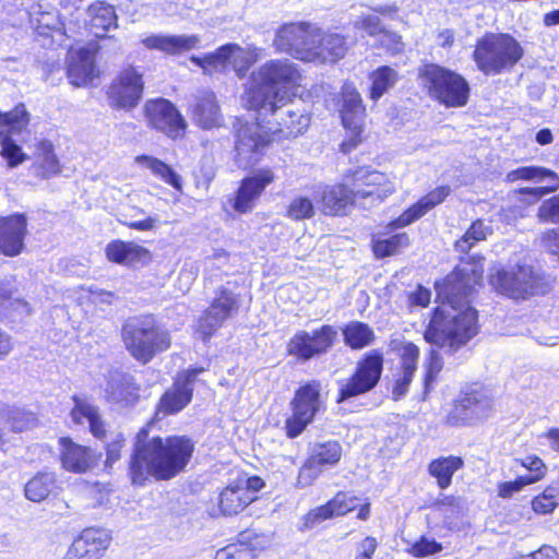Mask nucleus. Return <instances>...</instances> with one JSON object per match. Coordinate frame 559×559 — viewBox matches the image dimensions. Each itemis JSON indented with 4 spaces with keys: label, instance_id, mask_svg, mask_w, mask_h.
<instances>
[{
    "label": "nucleus",
    "instance_id": "nucleus-29",
    "mask_svg": "<svg viewBox=\"0 0 559 559\" xmlns=\"http://www.w3.org/2000/svg\"><path fill=\"white\" fill-rule=\"evenodd\" d=\"M68 79L76 87L86 86L98 76L95 51L88 48L71 49L68 53Z\"/></svg>",
    "mask_w": 559,
    "mask_h": 559
},
{
    "label": "nucleus",
    "instance_id": "nucleus-64",
    "mask_svg": "<svg viewBox=\"0 0 559 559\" xmlns=\"http://www.w3.org/2000/svg\"><path fill=\"white\" fill-rule=\"evenodd\" d=\"M443 367L442 357L436 349H430L426 364L425 385L428 386L435 380Z\"/></svg>",
    "mask_w": 559,
    "mask_h": 559
},
{
    "label": "nucleus",
    "instance_id": "nucleus-10",
    "mask_svg": "<svg viewBox=\"0 0 559 559\" xmlns=\"http://www.w3.org/2000/svg\"><path fill=\"white\" fill-rule=\"evenodd\" d=\"M337 334V329L331 324L310 332L297 331L287 343V353L299 360L308 361L326 354L334 346Z\"/></svg>",
    "mask_w": 559,
    "mask_h": 559
},
{
    "label": "nucleus",
    "instance_id": "nucleus-44",
    "mask_svg": "<svg viewBox=\"0 0 559 559\" xmlns=\"http://www.w3.org/2000/svg\"><path fill=\"white\" fill-rule=\"evenodd\" d=\"M230 43L221 46L214 52L202 57H191V61L203 69L205 73L225 72L230 68Z\"/></svg>",
    "mask_w": 559,
    "mask_h": 559
},
{
    "label": "nucleus",
    "instance_id": "nucleus-16",
    "mask_svg": "<svg viewBox=\"0 0 559 559\" xmlns=\"http://www.w3.org/2000/svg\"><path fill=\"white\" fill-rule=\"evenodd\" d=\"M314 26L309 23H288L281 26L274 38V46L281 52L307 61Z\"/></svg>",
    "mask_w": 559,
    "mask_h": 559
},
{
    "label": "nucleus",
    "instance_id": "nucleus-62",
    "mask_svg": "<svg viewBox=\"0 0 559 559\" xmlns=\"http://www.w3.org/2000/svg\"><path fill=\"white\" fill-rule=\"evenodd\" d=\"M441 550H442L441 544H439L435 539H428L426 537H421L418 542H416L412 546L411 554L416 558H424V557L440 552Z\"/></svg>",
    "mask_w": 559,
    "mask_h": 559
},
{
    "label": "nucleus",
    "instance_id": "nucleus-14",
    "mask_svg": "<svg viewBox=\"0 0 559 559\" xmlns=\"http://www.w3.org/2000/svg\"><path fill=\"white\" fill-rule=\"evenodd\" d=\"M239 309L238 296L225 288L221 287L211 304L204 311L198 322V331L203 338L210 337L224 322L229 319Z\"/></svg>",
    "mask_w": 559,
    "mask_h": 559
},
{
    "label": "nucleus",
    "instance_id": "nucleus-34",
    "mask_svg": "<svg viewBox=\"0 0 559 559\" xmlns=\"http://www.w3.org/2000/svg\"><path fill=\"white\" fill-rule=\"evenodd\" d=\"M356 190L338 183L329 186L322 193L323 212L326 215H342L358 201Z\"/></svg>",
    "mask_w": 559,
    "mask_h": 559
},
{
    "label": "nucleus",
    "instance_id": "nucleus-48",
    "mask_svg": "<svg viewBox=\"0 0 559 559\" xmlns=\"http://www.w3.org/2000/svg\"><path fill=\"white\" fill-rule=\"evenodd\" d=\"M492 233L489 225L481 219L474 221L464 235L454 243V249L460 253H468L478 242L484 241Z\"/></svg>",
    "mask_w": 559,
    "mask_h": 559
},
{
    "label": "nucleus",
    "instance_id": "nucleus-19",
    "mask_svg": "<svg viewBox=\"0 0 559 559\" xmlns=\"http://www.w3.org/2000/svg\"><path fill=\"white\" fill-rule=\"evenodd\" d=\"M349 49L347 38L337 33H325L314 27L308 62L335 63L345 57Z\"/></svg>",
    "mask_w": 559,
    "mask_h": 559
},
{
    "label": "nucleus",
    "instance_id": "nucleus-13",
    "mask_svg": "<svg viewBox=\"0 0 559 559\" xmlns=\"http://www.w3.org/2000/svg\"><path fill=\"white\" fill-rule=\"evenodd\" d=\"M342 457V447L337 441L317 443L312 447L309 457L300 467L297 486H311L325 468L336 465Z\"/></svg>",
    "mask_w": 559,
    "mask_h": 559
},
{
    "label": "nucleus",
    "instance_id": "nucleus-60",
    "mask_svg": "<svg viewBox=\"0 0 559 559\" xmlns=\"http://www.w3.org/2000/svg\"><path fill=\"white\" fill-rule=\"evenodd\" d=\"M124 437L120 432L112 433L106 445V466H111L121 457V450L124 447Z\"/></svg>",
    "mask_w": 559,
    "mask_h": 559
},
{
    "label": "nucleus",
    "instance_id": "nucleus-5",
    "mask_svg": "<svg viewBox=\"0 0 559 559\" xmlns=\"http://www.w3.org/2000/svg\"><path fill=\"white\" fill-rule=\"evenodd\" d=\"M420 86L427 95L448 108L463 107L467 104L471 87L460 73L436 63H427L419 69Z\"/></svg>",
    "mask_w": 559,
    "mask_h": 559
},
{
    "label": "nucleus",
    "instance_id": "nucleus-38",
    "mask_svg": "<svg viewBox=\"0 0 559 559\" xmlns=\"http://www.w3.org/2000/svg\"><path fill=\"white\" fill-rule=\"evenodd\" d=\"M74 406L71 411V418L75 424L90 425V430L95 438L103 439L106 435L105 423L99 416L98 407L86 400L73 397Z\"/></svg>",
    "mask_w": 559,
    "mask_h": 559
},
{
    "label": "nucleus",
    "instance_id": "nucleus-30",
    "mask_svg": "<svg viewBox=\"0 0 559 559\" xmlns=\"http://www.w3.org/2000/svg\"><path fill=\"white\" fill-rule=\"evenodd\" d=\"M26 217L23 214H14L0 219V252L15 257L24 247L26 235Z\"/></svg>",
    "mask_w": 559,
    "mask_h": 559
},
{
    "label": "nucleus",
    "instance_id": "nucleus-2",
    "mask_svg": "<svg viewBox=\"0 0 559 559\" xmlns=\"http://www.w3.org/2000/svg\"><path fill=\"white\" fill-rule=\"evenodd\" d=\"M299 79L298 69L286 59L270 60L251 73L243 102L260 117L270 115L267 128L274 136L296 138L310 124L306 109L289 102L288 88L296 85Z\"/></svg>",
    "mask_w": 559,
    "mask_h": 559
},
{
    "label": "nucleus",
    "instance_id": "nucleus-15",
    "mask_svg": "<svg viewBox=\"0 0 559 559\" xmlns=\"http://www.w3.org/2000/svg\"><path fill=\"white\" fill-rule=\"evenodd\" d=\"M143 86L141 72L132 66L123 68L108 91L111 106L118 108L135 107L142 97Z\"/></svg>",
    "mask_w": 559,
    "mask_h": 559
},
{
    "label": "nucleus",
    "instance_id": "nucleus-17",
    "mask_svg": "<svg viewBox=\"0 0 559 559\" xmlns=\"http://www.w3.org/2000/svg\"><path fill=\"white\" fill-rule=\"evenodd\" d=\"M491 408L492 402L485 392L476 390L466 392L455 402L447 417V423L451 426L472 424L486 418Z\"/></svg>",
    "mask_w": 559,
    "mask_h": 559
},
{
    "label": "nucleus",
    "instance_id": "nucleus-32",
    "mask_svg": "<svg viewBox=\"0 0 559 559\" xmlns=\"http://www.w3.org/2000/svg\"><path fill=\"white\" fill-rule=\"evenodd\" d=\"M450 191L451 189L449 186H441L433 189L425 197H423L417 203L403 212L386 227L390 229H395L412 224L413 222L424 216L428 211L440 204L450 194Z\"/></svg>",
    "mask_w": 559,
    "mask_h": 559
},
{
    "label": "nucleus",
    "instance_id": "nucleus-58",
    "mask_svg": "<svg viewBox=\"0 0 559 559\" xmlns=\"http://www.w3.org/2000/svg\"><path fill=\"white\" fill-rule=\"evenodd\" d=\"M416 371L400 369L394 373V385L392 389V395L394 400H400L408 392V386L412 383Z\"/></svg>",
    "mask_w": 559,
    "mask_h": 559
},
{
    "label": "nucleus",
    "instance_id": "nucleus-41",
    "mask_svg": "<svg viewBox=\"0 0 559 559\" xmlns=\"http://www.w3.org/2000/svg\"><path fill=\"white\" fill-rule=\"evenodd\" d=\"M134 162L138 166L150 170L156 178L160 179L167 185H170L176 190L181 191V176L178 175L169 165L165 164L156 157L148 155L135 156Z\"/></svg>",
    "mask_w": 559,
    "mask_h": 559
},
{
    "label": "nucleus",
    "instance_id": "nucleus-59",
    "mask_svg": "<svg viewBox=\"0 0 559 559\" xmlns=\"http://www.w3.org/2000/svg\"><path fill=\"white\" fill-rule=\"evenodd\" d=\"M0 140L2 142L1 154L8 160L10 167H15L25 160L26 156L22 152V148L13 143L8 135H4Z\"/></svg>",
    "mask_w": 559,
    "mask_h": 559
},
{
    "label": "nucleus",
    "instance_id": "nucleus-36",
    "mask_svg": "<svg viewBox=\"0 0 559 559\" xmlns=\"http://www.w3.org/2000/svg\"><path fill=\"white\" fill-rule=\"evenodd\" d=\"M105 252L109 261L123 265H133L150 259V251L132 241H110Z\"/></svg>",
    "mask_w": 559,
    "mask_h": 559
},
{
    "label": "nucleus",
    "instance_id": "nucleus-8",
    "mask_svg": "<svg viewBox=\"0 0 559 559\" xmlns=\"http://www.w3.org/2000/svg\"><path fill=\"white\" fill-rule=\"evenodd\" d=\"M264 120V118L262 119ZM263 121H242L236 124L235 150L240 165L249 166L257 163L273 139V134Z\"/></svg>",
    "mask_w": 559,
    "mask_h": 559
},
{
    "label": "nucleus",
    "instance_id": "nucleus-45",
    "mask_svg": "<svg viewBox=\"0 0 559 559\" xmlns=\"http://www.w3.org/2000/svg\"><path fill=\"white\" fill-rule=\"evenodd\" d=\"M344 342L352 349H361L374 341L373 330L364 322L350 321L342 329Z\"/></svg>",
    "mask_w": 559,
    "mask_h": 559
},
{
    "label": "nucleus",
    "instance_id": "nucleus-9",
    "mask_svg": "<svg viewBox=\"0 0 559 559\" xmlns=\"http://www.w3.org/2000/svg\"><path fill=\"white\" fill-rule=\"evenodd\" d=\"M383 370V355L379 350L367 353L356 366L354 374L340 385L337 402H343L371 391Z\"/></svg>",
    "mask_w": 559,
    "mask_h": 559
},
{
    "label": "nucleus",
    "instance_id": "nucleus-43",
    "mask_svg": "<svg viewBox=\"0 0 559 559\" xmlns=\"http://www.w3.org/2000/svg\"><path fill=\"white\" fill-rule=\"evenodd\" d=\"M389 350L400 359V369L417 371L420 355L419 347L403 337H392L389 341Z\"/></svg>",
    "mask_w": 559,
    "mask_h": 559
},
{
    "label": "nucleus",
    "instance_id": "nucleus-7",
    "mask_svg": "<svg viewBox=\"0 0 559 559\" xmlns=\"http://www.w3.org/2000/svg\"><path fill=\"white\" fill-rule=\"evenodd\" d=\"M491 283L501 294L512 299H526L549 292L550 282L533 266L519 264L500 270L491 276Z\"/></svg>",
    "mask_w": 559,
    "mask_h": 559
},
{
    "label": "nucleus",
    "instance_id": "nucleus-50",
    "mask_svg": "<svg viewBox=\"0 0 559 559\" xmlns=\"http://www.w3.org/2000/svg\"><path fill=\"white\" fill-rule=\"evenodd\" d=\"M369 78L371 80L370 97L378 100L396 84L399 74L394 69L383 66L376 69Z\"/></svg>",
    "mask_w": 559,
    "mask_h": 559
},
{
    "label": "nucleus",
    "instance_id": "nucleus-26",
    "mask_svg": "<svg viewBox=\"0 0 559 559\" xmlns=\"http://www.w3.org/2000/svg\"><path fill=\"white\" fill-rule=\"evenodd\" d=\"M257 499L240 481L224 487L214 500L211 516H233L242 512Z\"/></svg>",
    "mask_w": 559,
    "mask_h": 559
},
{
    "label": "nucleus",
    "instance_id": "nucleus-1",
    "mask_svg": "<svg viewBox=\"0 0 559 559\" xmlns=\"http://www.w3.org/2000/svg\"><path fill=\"white\" fill-rule=\"evenodd\" d=\"M481 261L462 264L436 283V308L424 337L427 343L454 353L478 332L476 310L469 306L474 287L483 280Z\"/></svg>",
    "mask_w": 559,
    "mask_h": 559
},
{
    "label": "nucleus",
    "instance_id": "nucleus-28",
    "mask_svg": "<svg viewBox=\"0 0 559 559\" xmlns=\"http://www.w3.org/2000/svg\"><path fill=\"white\" fill-rule=\"evenodd\" d=\"M358 499L350 492L340 491L328 503L310 510L304 516L301 530H312L319 523L334 516H341L354 510Z\"/></svg>",
    "mask_w": 559,
    "mask_h": 559
},
{
    "label": "nucleus",
    "instance_id": "nucleus-46",
    "mask_svg": "<svg viewBox=\"0 0 559 559\" xmlns=\"http://www.w3.org/2000/svg\"><path fill=\"white\" fill-rule=\"evenodd\" d=\"M57 488L55 473H39L25 485V496L28 500L40 502Z\"/></svg>",
    "mask_w": 559,
    "mask_h": 559
},
{
    "label": "nucleus",
    "instance_id": "nucleus-49",
    "mask_svg": "<svg viewBox=\"0 0 559 559\" xmlns=\"http://www.w3.org/2000/svg\"><path fill=\"white\" fill-rule=\"evenodd\" d=\"M261 51L262 50L257 47L246 49L237 44L230 43V68L239 78L245 76L250 66L260 59Z\"/></svg>",
    "mask_w": 559,
    "mask_h": 559
},
{
    "label": "nucleus",
    "instance_id": "nucleus-25",
    "mask_svg": "<svg viewBox=\"0 0 559 559\" xmlns=\"http://www.w3.org/2000/svg\"><path fill=\"white\" fill-rule=\"evenodd\" d=\"M519 180L547 182L546 187L522 188L519 190L521 194H531L535 199H539L559 188V176L555 171L540 166L519 167L509 171L506 176L507 182H515Z\"/></svg>",
    "mask_w": 559,
    "mask_h": 559
},
{
    "label": "nucleus",
    "instance_id": "nucleus-53",
    "mask_svg": "<svg viewBox=\"0 0 559 559\" xmlns=\"http://www.w3.org/2000/svg\"><path fill=\"white\" fill-rule=\"evenodd\" d=\"M267 545L230 544L215 554V559H254L257 551L266 548Z\"/></svg>",
    "mask_w": 559,
    "mask_h": 559
},
{
    "label": "nucleus",
    "instance_id": "nucleus-3",
    "mask_svg": "<svg viewBox=\"0 0 559 559\" xmlns=\"http://www.w3.org/2000/svg\"><path fill=\"white\" fill-rule=\"evenodd\" d=\"M193 451L194 444L186 436L148 437L147 428H142L129 464L132 484L142 486L150 477L174 478L186 468Z\"/></svg>",
    "mask_w": 559,
    "mask_h": 559
},
{
    "label": "nucleus",
    "instance_id": "nucleus-56",
    "mask_svg": "<svg viewBox=\"0 0 559 559\" xmlns=\"http://www.w3.org/2000/svg\"><path fill=\"white\" fill-rule=\"evenodd\" d=\"M314 215L312 201L307 197H296L287 207V216L294 221L311 218Z\"/></svg>",
    "mask_w": 559,
    "mask_h": 559
},
{
    "label": "nucleus",
    "instance_id": "nucleus-24",
    "mask_svg": "<svg viewBox=\"0 0 559 559\" xmlns=\"http://www.w3.org/2000/svg\"><path fill=\"white\" fill-rule=\"evenodd\" d=\"M354 189L358 199H370L373 204L391 195L395 185L386 174L377 170H359L354 175Z\"/></svg>",
    "mask_w": 559,
    "mask_h": 559
},
{
    "label": "nucleus",
    "instance_id": "nucleus-61",
    "mask_svg": "<svg viewBox=\"0 0 559 559\" xmlns=\"http://www.w3.org/2000/svg\"><path fill=\"white\" fill-rule=\"evenodd\" d=\"M537 216L542 222L559 223V194L545 200L538 209Z\"/></svg>",
    "mask_w": 559,
    "mask_h": 559
},
{
    "label": "nucleus",
    "instance_id": "nucleus-51",
    "mask_svg": "<svg viewBox=\"0 0 559 559\" xmlns=\"http://www.w3.org/2000/svg\"><path fill=\"white\" fill-rule=\"evenodd\" d=\"M29 122L24 105L16 106L12 111L0 112V139L10 133H20Z\"/></svg>",
    "mask_w": 559,
    "mask_h": 559
},
{
    "label": "nucleus",
    "instance_id": "nucleus-37",
    "mask_svg": "<svg viewBox=\"0 0 559 559\" xmlns=\"http://www.w3.org/2000/svg\"><path fill=\"white\" fill-rule=\"evenodd\" d=\"M33 170L37 177L48 178L61 170L60 162L55 153L53 144L48 140H39L35 146Z\"/></svg>",
    "mask_w": 559,
    "mask_h": 559
},
{
    "label": "nucleus",
    "instance_id": "nucleus-63",
    "mask_svg": "<svg viewBox=\"0 0 559 559\" xmlns=\"http://www.w3.org/2000/svg\"><path fill=\"white\" fill-rule=\"evenodd\" d=\"M353 25L356 29H362L370 36L382 34L384 31L381 25L380 19L371 14L357 17L353 22Z\"/></svg>",
    "mask_w": 559,
    "mask_h": 559
},
{
    "label": "nucleus",
    "instance_id": "nucleus-40",
    "mask_svg": "<svg viewBox=\"0 0 559 559\" xmlns=\"http://www.w3.org/2000/svg\"><path fill=\"white\" fill-rule=\"evenodd\" d=\"M134 162L138 166L150 170L156 178L160 179L167 185H170L176 190L181 191V176L178 175L169 165L165 164L156 157L148 155L135 156Z\"/></svg>",
    "mask_w": 559,
    "mask_h": 559
},
{
    "label": "nucleus",
    "instance_id": "nucleus-39",
    "mask_svg": "<svg viewBox=\"0 0 559 559\" xmlns=\"http://www.w3.org/2000/svg\"><path fill=\"white\" fill-rule=\"evenodd\" d=\"M134 162L138 166L150 170L156 178L160 179L167 185H170L176 190L181 191V176L178 175L169 165L165 164L156 157L148 155L135 156Z\"/></svg>",
    "mask_w": 559,
    "mask_h": 559
},
{
    "label": "nucleus",
    "instance_id": "nucleus-47",
    "mask_svg": "<svg viewBox=\"0 0 559 559\" xmlns=\"http://www.w3.org/2000/svg\"><path fill=\"white\" fill-rule=\"evenodd\" d=\"M31 22L36 26L37 33L41 36H48L56 33L60 36L71 37L74 31L67 27L61 21L57 12H41L37 15L33 14Z\"/></svg>",
    "mask_w": 559,
    "mask_h": 559
},
{
    "label": "nucleus",
    "instance_id": "nucleus-4",
    "mask_svg": "<svg viewBox=\"0 0 559 559\" xmlns=\"http://www.w3.org/2000/svg\"><path fill=\"white\" fill-rule=\"evenodd\" d=\"M522 45L510 34L487 33L475 45L473 59L485 75L510 72L523 58Z\"/></svg>",
    "mask_w": 559,
    "mask_h": 559
},
{
    "label": "nucleus",
    "instance_id": "nucleus-23",
    "mask_svg": "<svg viewBox=\"0 0 559 559\" xmlns=\"http://www.w3.org/2000/svg\"><path fill=\"white\" fill-rule=\"evenodd\" d=\"M111 536L104 528L88 527L69 547L64 559H100L109 548Z\"/></svg>",
    "mask_w": 559,
    "mask_h": 559
},
{
    "label": "nucleus",
    "instance_id": "nucleus-12",
    "mask_svg": "<svg viewBox=\"0 0 559 559\" xmlns=\"http://www.w3.org/2000/svg\"><path fill=\"white\" fill-rule=\"evenodd\" d=\"M147 124L171 139L183 136L187 123L176 106L165 98L147 100L144 106Z\"/></svg>",
    "mask_w": 559,
    "mask_h": 559
},
{
    "label": "nucleus",
    "instance_id": "nucleus-20",
    "mask_svg": "<svg viewBox=\"0 0 559 559\" xmlns=\"http://www.w3.org/2000/svg\"><path fill=\"white\" fill-rule=\"evenodd\" d=\"M203 368H192L180 372L170 390L162 396L156 414L170 415L181 411L191 401L193 384Z\"/></svg>",
    "mask_w": 559,
    "mask_h": 559
},
{
    "label": "nucleus",
    "instance_id": "nucleus-33",
    "mask_svg": "<svg viewBox=\"0 0 559 559\" xmlns=\"http://www.w3.org/2000/svg\"><path fill=\"white\" fill-rule=\"evenodd\" d=\"M117 19L112 5L98 1L87 8L84 24L95 37H104L107 32L118 27Z\"/></svg>",
    "mask_w": 559,
    "mask_h": 559
},
{
    "label": "nucleus",
    "instance_id": "nucleus-57",
    "mask_svg": "<svg viewBox=\"0 0 559 559\" xmlns=\"http://www.w3.org/2000/svg\"><path fill=\"white\" fill-rule=\"evenodd\" d=\"M520 463L530 472V475H522L523 479L527 480L528 485H533L545 477L547 467L540 457L528 455L520 460Z\"/></svg>",
    "mask_w": 559,
    "mask_h": 559
},
{
    "label": "nucleus",
    "instance_id": "nucleus-11",
    "mask_svg": "<svg viewBox=\"0 0 559 559\" xmlns=\"http://www.w3.org/2000/svg\"><path fill=\"white\" fill-rule=\"evenodd\" d=\"M320 383L312 381L300 386L292 401L293 415L286 420V433L289 438L298 437L313 420L320 409Z\"/></svg>",
    "mask_w": 559,
    "mask_h": 559
},
{
    "label": "nucleus",
    "instance_id": "nucleus-31",
    "mask_svg": "<svg viewBox=\"0 0 559 559\" xmlns=\"http://www.w3.org/2000/svg\"><path fill=\"white\" fill-rule=\"evenodd\" d=\"M192 120L202 129H213L222 124V115L214 93L201 91L190 104Z\"/></svg>",
    "mask_w": 559,
    "mask_h": 559
},
{
    "label": "nucleus",
    "instance_id": "nucleus-27",
    "mask_svg": "<svg viewBox=\"0 0 559 559\" xmlns=\"http://www.w3.org/2000/svg\"><path fill=\"white\" fill-rule=\"evenodd\" d=\"M105 399L120 407L133 406L140 400V385L133 376L120 371H111L105 388Z\"/></svg>",
    "mask_w": 559,
    "mask_h": 559
},
{
    "label": "nucleus",
    "instance_id": "nucleus-52",
    "mask_svg": "<svg viewBox=\"0 0 559 559\" xmlns=\"http://www.w3.org/2000/svg\"><path fill=\"white\" fill-rule=\"evenodd\" d=\"M409 246V237L406 233L396 234L390 238L381 239L373 237L372 249L377 258H385L401 252Z\"/></svg>",
    "mask_w": 559,
    "mask_h": 559
},
{
    "label": "nucleus",
    "instance_id": "nucleus-55",
    "mask_svg": "<svg viewBox=\"0 0 559 559\" xmlns=\"http://www.w3.org/2000/svg\"><path fill=\"white\" fill-rule=\"evenodd\" d=\"M559 506V493L555 487H547L543 493L532 500V508L536 513H551Z\"/></svg>",
    "mask_w": 559,
    "mask_h": 559
},
{
    "label": "nucleus",
    "instance_id": "nucleus-21",
    "mask_svg": "<svg viewBox=\"0 0 559 559\" xmlns=\"http://www.w3.org/2000/svg\"><path fill=\"white\" fill-rule=\"evenodd\" d=\"M58 442L61 466L67 472L83 474L97 466L100 453L67 437L60 438Z\"/></svg>",
    "mask_w": 559,
    "mask_h": 559
},
{
    "label": "nucleus",
    "instance_id": "nucleus-42",
    "mask_svg": "<svg viewBox=\"0 0 559 559\" xmlns=\"http://www.w3.org/2000/svg\"><path fill=\"white\" fill-rule=\"evenodd\" d=\"M464 465L462 457L449 455L441 456L429 463V474L437 479L441 489L448 488L452 483L453 474Z\"/></svg>",
    "mask_w": 559,
    "mask_h": 559
},
{
    "label": "nucleus",
    "instance_id": "nucleus-54",
    "mask_svg": "<svg viewBox=\"0 0 559 559\" xmlns=\"http://www.w3.org/2000/svg\"><path fill=\"white\" fill-rule=\"evenodd\" d=\"M8 424L13 431H23L35 426L37 418L34 413L23 408H10L7 413Z\"/></svg>",
    "mask_w": 559,
    "mask_h": 559
},
{
    "label": "nucleus",
    "instance_id": "nucleus-35",
    "mask_svg": "<svg viewBox=\"0 0 559 559\" xmlns=\"http://www.w3.org/2000/svg\"><path fill=\"white\" fill-rule=\"evenodd\" d=\"M200 43L197 35H151L142 39L147 49H156L166 53H181L195 48Z\"/></svg>",
    "mask_w": 559,
    "mask_h": 559
},
{
    "label": "nucleus",
    "instance_id": "nucleus-6",
    "mask_svg": "<svg viewBox=\"0 0 559 559\" xmlns=\"http://www.w3.org/2000/svg\"><path fill=\"white\" fill-rule=\"evenodd\" d=\"M122 341L130 355L141 364L170 347L169 333L159 328L152 317L129 319L122 326Z\"/></svg>",
    "mask_w": 559,
    "mask_h": 559
},
{
    "label": "nucleus",
    "instance_id": "nucleus-18",
    "mask_svg": "<svg viewBox=\"0 0 559 559\" xmlns=\"http://www.w3.org/2000/svg\"><path fill=\"white\" fill-rule=\"evenodd\" d=\"M343 106L341 109L342 121L352 136L342 144L343 151L348 152L354 148L359 140L362 130V121L365 116V107L360 94L350 83H345L342 88Z\"/></svg>",
    "mask_w": 559,
    "mask_h": 559
},
{
    "label": "nucleus",
    "instance_id": "nucleus-22",
    "mask_svg": "<svg viewBox=\"0 0 559 559\" xmlns=\"http://www.w3.org/2000/svg\"><path fill=\"white\" fill-rule=\"evenodd\" d=\"M275 179L271 168H261L241 180L233 207L238 213H249L255 206L264 189Z\"/></svg>",
    "mask_w": 559,
    "mask_h": 559
}]
</instances>
